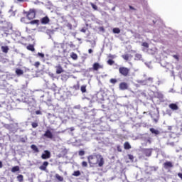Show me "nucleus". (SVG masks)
Wrapping results in <instances>:
<instances>
[{
    "label": "nucleus",
    "instance_id": "27",
    "mask_svg": "<svg viewBox=\"0 0 182 182\" xmlns=\"http://www.w3.org/2000/svg\"><path fill=\"white\" fill-rule=\"evenodd\" d=\"M3 31L5 33V35H9V28L3 27Z\"/></svg>",
    "mask_w": 182,
    "mask_h": 182
},
{
    "label": "nucleus",
    "instance_id": "33",
    "mask_svg": "<svg viewBox=\"0 0 182 182\" xmlns=\"http://www.w3.org/2000/svg\"><path fill=\"white\" fill-rule=\"evenodd\" d=\"M113 32H114V33H120V28H113Z\"/></svg>",
    "mask_w": 182,
    "mask_h": 182
},
{
    "label": "nucleus",
    "instance_id": "46",
    "mask_svg": "<svg viewBox=\"0 0 182 182\" xmlns=\"http://www.w3.org/2000/svg\"><path fill=\"white\" fill-rule=\"evenodd\" d=\"M129 9H132V11H136V9L132 6H129Z\"/></svg>",
    "mask_w": 182,
    "mask_h": 182
},
{
    "label": "nucleus",
    "instance_id": "44",
    "mask_svg": "<svg viewBox=\"0 0 182 182\" xmlns=\"http://www.w3.org/2000/svg\"><path fill=\"white\" fill-rule=\"evenodd\" d=\"M69 46H70V48H76V46H75V44H73V42H70V43Z\"/></svg>",
    "mask_w": 182,
    "mask_h": 182
},
{
    "label": "nucleus",
    "instance_id": "25",
    "mask_svg": "<svg viewBox=\"0 0 182 182\" xmlns=\"http://www.w3.org/2000/svg\"><path fill=\"white\" fill-rule=\"evenodd\" d=\"M70 57L72 58V59H73L74 60H76V59H77V54L75 53H72L70 55Z\"/></svg>",
    "mask_w": 182,
    "mask_h": 182
},
{
    "label": "nucleus",
    "instance_id": "40",
    "mask_svg": "<svg viewBox=\"0 0 182 182\" xmlns=\"http://www.w3.org/2000/svg\"><path fill=\"white\" fill-rule=\"evenodd\" d=\"M145 82L147 83V82H151V83H153V77H149L145 80Z\"/></svg>",
    "mask_w": 182,
    "mask_h": 182
},
{
    "label": "nucleus",
    "instance_id": "8",
    "mask_svg": "<svg viewBox=\"0 0 182 182\" xmlns=\"http://www.w3.org/2000/svg\"><path fill=\"white\" fill-rule=\"evenodd\" d=\"M48 166H49V162L46 161L39 166V169L41 170V171H46Z\"/></svg>",
    "mask_w": 182,
    "mask_h": 182
},
{
    "label": "nucleus",
    "instance_id": "16",
    "mask_svg": "<svg viewBox=\"0 0 182 182\" xmlns=\"http://www.w3.org/2000/svg\"><path fill=\"white\" fill-rule=\"evenodd\" d=\"M124 149L125 150H130V149H132V145H130V144L129 142L126 141L124 144Z\"/></svg>",
    "mask_w": 182,
    "mask_h": 182
},
{
    "label": "nucleus",
    "instance_id": "50",
    "mask_svg": "<svg viewBox=\"0 0 182 182\" xmlns=\"http://www.w3.org/2000/svg\"><path fill=\"white\" fill-rule=\"evenodd\" d=\"M36 113L37 114H41V111L38 110V111L36 112Z\"/></svg>",
    "mask_w": 182,
    "mask_h": 182
},
{
    "label": "nucleus",
    "instance_id": "23",
    "mask_svg": "<svg viewBox=\"0 0 182 182\" xmlns=\"http://www.w3.org/2000/svg\"><path fill=\"white\" fill-rule=\"evenodd\" d=\"M12 173H16V171H19V166H16L11 168Z\"/></svg>",
    "mask_w": 182,
    "mask_h": 182
},
{
    "label": "nucleus",
    "instance_id": "56",
    "mask_svg": "<svg viewBox=\"0 0 182 182\" xmlns=\"http://www.w3.org/2000/svg\"><path fill=\"white\" fill-rule=\"evenodd\" d=\"M68 26L70 28V29H72V26H71V24H68Z\"/></svg>",
    "mask_w": 182,
    "mask_h": 182
},
{
    "label": "nucleus",
    "instance_id": "26",
    "mask_svg": "<svg viewBox=\"0 0 182 182\" xmlns=\"http://www.w3.org/2000/svg\"><path fill=\"white\" fill-rule=\"evenodd\" d=\"M141 54H136L135 55V60H141Z\"/></svg>",
    "mask_w": 182,
    "mask_h": 182
},
{
    "label": "nucleus",
    "instance_id": "52",
    "mask_svg": "<svg viewBox=\"0 0 182 182\" xmlns=\"http://www.w3.org/2000/svg\"><path fill=\"white\" fill-rule=\"evenodd\" d=\"M173 58H175V59H178V57L177 55H173Z\"/></svg>",
    "mask_w": 182,
    "mask_h": 182
},
{
    "label": "nucleus",
    "instance_id": "45",
    "mask_svg": "<svg viewBox=\"0 0 182 182\" xmlns=\"http://www.w3.org/2000/svg\"><path fill=\"white\" fill-rule=\"evenodd\" d=\"M178 177L182 181V173H178Z\"/></svg>",
    "mask_w": 182,
    "mask_h": 182
},
{
    "label": "nucleus",
    "instance_id": "15",
    "mask_svg": "<svg viewBox=\"0 0 182 182\" xmlns=\"http://www.w3.org/2000/svg\"><path fill=\"white\" fill-rule=\"evenodd\" d=\"M31 149L33 151H34V153H39V149L38 148V146H36V145L32 144L31 146Z\"/></svg>",
    "mask_w": 182,
    "mask_h": 182
},
{
    "label": "nucleus",
    "instance_id": "49",
    "mask_svg": "<svg viewBox=\"0 0 182 182\" xmlns=\"http://www.w3.org/2000/svg\"><path fill=\"white\" fill-rule=\"evenodd\" d=\"M3 165H2V161H0V168H2Z\"/></svg>",
    "mask_w": 182,
    "mask_h": 182
},
{
    "label": "nucleus",
    "instance_id": "11",
    "mask_svg": "<svg viewBox=\"0 0 182 182\" xmlns=\"http://www.w3.org/2000/svg\"><path fill=\"white\" fill-rule=\"evenodd\" d=\"M44 137H47V139H53V134H52V132L48 129L46 131L45 134H44Z\"/></svg>",
    "mask_w": 182,
    "mask_h": 182
},
{
    "label": "nucleus",
    "instance_id": "53",
    "mask_svg": "<svg viewBox=\"0 0 182 182\" xmlns=\"http://www.w3.org/2000/svg\"><path fill=\"white\" fill-rule=\"evenodd\" d=\"M18 2H23L25 0H17Z\"/></svg>",
    "mask_w": 182,
    "mask_h": 182
},
{
    "label": "nucleus",
    "instance_id": "55",
    "mask_svg": "<svg viewBox=\"0 0 182 182\" xmlns=\"http://www.w3.org/2000/svg\"><path fill=\"white\" fill-rule=\"evenodd\" d=\"M147 141H148V143H149V144L151 143V140H150V139H148Z\"/></svg>",
    "mask_w": 182,
    "mask_h": 182
},
{
    "label": "nucleus",
    "instance_id": "1",
    "mask_svg": "<svg viewBox=\"0 0 182 182\" xmlns=\"http://www.w3.org/2000/svg\"><path fill=\"white\" fill-rule=\"evenodd\" d=\"M88 163L91 166L98 164V167H103L105 159L101 154H93L87 156Z\"/></svg>",
    "mask_w": 182,
    "mask_h": 182
},
{
    "label": "nucleus",
    "instance_id": "21",
    "mask_svg": "<svg viewBox=\"0 0 182 182\" xmlns=\"http://www.w3.org/2000/svg\"><path fill=\"white\" fill-rule=\"evenodd\" d=\"M55 177L58 181H63V176H60L59 174L56 173Z\"/></svg>",
    "mask_w": 182,
    "mask_h": 182
},
{
    "label": "nucleus",
    "instance_id": "7",
    "mask_svg": "<svg viewBox=\"0 0 182 182\" xmlns=\"http://www.w3.org/2000/svg\"><path fill=\"white\" fill-rule=\"evenodd\" d=\"M129 89V84L127 82H120L119 83V90H127Z\"/></svg>",
    "mask_w": 182,
    "mask_h": 182
},
{
    "label": "nucleus",
    "instance_id": "28",
    "mask_svg": "<svg viewBox=\"0 0 182 182\" xmlns=\"http://www.w3.org/2000/svg\"><path fill=\"white\" fill-rule=\"evenodd\" d=\"M73 176H75V177H79V176H80V171H74Z\"/></svg>",
    "mask_w": 182,
    "mask_h": 182
},
{
    "label": "nucleus",
    "instance_id": "18",
    "mask_svg": "<svg viewBox=\"0 0 182 182\" xmlns=\"http://www.w3.org/2000/svg\"><path fill=\"white\" fill-rule=\"evenodd\" d=\"M1 50L4 53H7L9 50V47H8L7 46H1Z\"/></svg>",
    "mask_w": 182,
    "mask_h": 182
},
{
    "label": "nucleus",
    "instance_id": "37",
    "mask_svg": "<svg viewBox=\"0 0 182 182\" xmlns=\"http://www.w3.org/2000/svg\"><path fill=\"white\" fill-rule=\"evenodd\" d=\"M81 92L82 93H86V86L85 85L81 86Z\"/></svg>",
    "mask_w": 182,
    "mask_h": 182
},
{
    "label": "nucleus",
    "instance_id": "58",
    "mask_svg": "<svg viewBox=\"0 0 182 182\" xmlns=\"http://www.w3.org/2000/svg\"><path fill=\"white\" fill-rule=\"evenodd\" d=\"M77 41H82V39H81V38H77Z\"/></svg>",
    "mask_w": 182,
    "mask_h": 182
},
{
    "label": "nucleus",
    "instance_id": "41",
    "mask_svg": "<svg viewBox=\"0 0 182 182\" xmlns=\"http://www.w3.org/2000/svg\"><path fill=\"white\" fill-rule=\"evenodd\" d=\"M117 151H119V153H122V146H120V145H118L117 146Z\"/></svg>",
    "mask_w": 182,
    "mask_h": 182
},
{
    "label": "nucleus",
    "instance_id": "32",
    "mask_svg": "<svg viewBox=\"0 0 182 182\" xmlns=\"http://www.w3.org/2000/svg\"><path fill=\"white\" fill-rule=\"evenodd\" d=\"M33 66H35V68L36 69H38L39 68V66H41V62L37 61V62L34 63Z\"/></svg>",
    "mask_w": 182,
    "mask_h": 182
},
{
    "label": "nucleus",
    "instance_id": "5",
    "mask_svg": "<svg viewBox=\"0 0 182 182\" xmlns=\"http://www.w3.org/2000/svg\"><path fill=\"white\" fill-rule=\"evenodd\" d=\"M163 166L165 170H169V168H173V167H174V165H173L171 161H166L164 163Z\"/></svg>",
    "mask_w": 182,
    "mask_h": 182
},
{
    "label": "nucleus",
    "instance_id": "34",
    "mask_svg": "<svg viewBox=\"0 0 182 182\" xmlns=\"http://www.w3.org/2000/svg\"><path fill=\"white\" fill-rule=\"evenodd\" d=\"M37 56H39V58H41L42 59H43L45 58V54L43 53H38Z\"/></svg>",
    "mask_w": 182,
    "mask_h": 182
},
{
    "label": "nucleus",
    "instance_id": "9",
    "mask_svg": "<svg viewBox=\"0 0 182 182\" xmlns=\"http://www.w3.org/2000/svg\"><path fill=\"white\" fill-rule=\"evenodd\" d=\"M55 68L56 69L57 75H60V73H63V72H65V70H63V68H62V65L60 64H58V65H56Z\"/></svg>",
    "mask_w": 182,
    "mask_h": 182
},
{
    "label": "nucleus",
    "instance_id": "39",
    "mask_svg": "<svg viewBox=\"0 0 182 182\" xmlns=\"http://www.w3.org/2000/svg\"><path fill=\"white\" fill-rule=\"evenodd\" d=\"M91 6L95 9V11H97V6H96L95 4L91 3Z\"/></svg>",
    "mask_w": 182,
    "mask_h": 182
},
{
    "label": "nucleus",
    "instance_id": "54",
    "mask_svg": "<svg viewBox=\"0 0 182 182\" xmlns=\"http://www.w3.org/2000/svg\"><path fill=\"white\" fill-rule=\"evenodd\" d=\"M63 52H64V53H66V52H68V50L64 49V50H63Z\"/></svg>",
    "mask_w": 182,
    "mask_h": 182
},
{
    "label": "nucleus",
    "instance_id": "35",
    "mask_svg": "<svg viewBox=\"0 0 182 182\" xmlns=\"http://www.w3.org/2000/svg\"><path fill=\"white\" fill-rule=\"evenodd\" d=\"M31 126L33 129H36L38 126V122H32Z\"/></svg>",
    "mask_w": 182,
    "mask_h": 182
},
{
    "label": "nucleus",
    "instance_id": "17",
    "mask_svg": "<svg viewBox=\"0 0 182 182\" xmlns=\"http://www.w3.org/2000/svg\"><path fill=\"white\" fill-rule=\"evenodd\" d=\"M16 74L17 75V76H22V75H23V70H22L21 69L17 68L16 70Z\"/></svg>",
    "mask_w": 182,
    "mask_h": 182
},
{
    "label": "nucleus",
    "instance_id": "24",
    "mask_svg": "<svg viewBox=\"0 0 182 182\" xmlns=\"http://www.w3.org/2000/svg\"><path fill=\"white\" fill-rule=\"evenodd\" d=\"M107 65H109V66H113L114 65V60L109 59L107 61Z\"/></svg>",
    "mask_w": 182,
    "mask_h": 182
},
{
    "label": "nucleus",
    "instance_id": "60",
    "mask_svg": "<svg viewBox=\"0 0 182 182\" xmlns=\"http://www.w3.org/2000/svg\"><path fill=\"white\" fill-rule=\"evenodd\" d=\"M171 129V127H169V130Z\"/></svg>",
    "mask_w": 182,
    "mask_h": 182
},
{
    "label": "nucleus",
    "instance_id": "51",
    "mask_svg": "<svg viewBox=\"0 0 182 182\" xmlns=\"http://www.w3.org/2000/svg\"><path fill=\"white\" fill-rule=\"evenodd\" d=\"M81 32H83V33H85V32H86V30H85V28H82V29L81 30Z\"/></svg>",
    "mask_w": 182,
    "mask_h": 182
},
{
    "label": "nucleus",
    "instance_id": "48",
    "mask_svg": "<svg viewBox=\"0 0 182 182\" xmlns=\"http://www.w3.org/2000/svg\"><path fill=\"white\" fill-rule=\"evenodd\" d=\"M88 53H93V50L89 49V50H88Z\"/></svg>",
    "mask_w": 182,
    "mask_h": 182
},
{
    "label": "nucleus",
    "instance_id": "47",
    "mask_svg": "<svg viewBox=\"0 0 182 182\" xmlns=\"http://www.w3.org/2000/svg\"><path fill=\"white\" fill-rule=\"evenodd\" d=\"M74 89H76V90H77V89H79V85H74Z\"/></svg>",
    "mask_w": 182,
    "mask_h": 182
},
{
    "label": "nucleus",
    "instance_id": "30",
    "mask_svg": "<svg viewBox=\"0 0 182 182\" xmlns=\"http://www.w3.org/2000/svg\"><path fill=\"white\" fill-rule=\"evenodd\" d=\"M110 83H112V85H116V83H117V80L115 78H111L109 80Z\"/></svg>",
    "mask_w": 182,
    "mask_h": 182
},
{
    "label": "nucleus",
    "instance_id": "4",
    "mask_svg": "<svg viewBox=\"0 0 182 182\" xmlns=\"http://www.w3.org/2000/svg\"><path fill=\"white\" fill-rule=\"evenodd\" d=\"M142 152L146 157H150V156H151V153H153V149L151 148L144 149H142Z\"/></svg>",
    "mask_w": 182,
    "mask_h": 182
},
{
    "label": "nucleus",
    "instance_id": "57",
    "mask_svg": "<svg viewBox=\"0 0 182 182\" xmlns=\"http://www.w3.org/2000/svg\"><path fill=\"white\" fill-rule=\"evenodd\" d=\"M109 58H114V57H113V55H109Z\"/></svg>",
    "mask_w": 182,
    "mask_h": 182
},
{
    "label": "nucleus",
    "instance_id": "14",
    "mask_svg": "<svg viewBox=\"0 0 182 182\" xmlns=\"http://www.w3.org/2000/svg\"><path fill=\"white\" fill-rule=\"evenodd\" d=\"M168 107L171 110H178V105H177V104L171 103L169 105Z\"/></svg>",
    "mask_w": 182,
    "mask_h": 182
},
{
    "label": "nucleus",
    "instance_id": "3",
    "mask_svg": "<svg viewBox=\"0 0 182 182\" xmlns=\"http://www.w3.org/2000/svg\"><path fill=\"white\" fill-rule=\"evenodd\" d=\"M119 72L122 76H124V77H127L130 75V69L127 68L126 67H120L119 68Z\"/></svg>",
    "mask_w": 182,
    "mask_h": 182
},
{
    "label": "nucleus",
    "instance_id": "20",
    "mask_svg": "<svg viewBox=\"0 0 182 182\" xmlns=\"http://www.w3.org/2000/svg\"><path fill=\"white\" fill-rule=\"evenodd\" d=\"M28 23H30L31 25H38L39 20H32L31 21H28Z\"/></svg>",
    "mask_w": 182,
    "mask_h": 182
},
{
    "label": "nucleus",
    "instance_id": "6",
    "mask_svg": "<svg viewBox=\"0 0 182 182\" xmlns=\"http://www.w3.org/2000/svg\"><path fill=\"white\" fill-rule=\"evenodd\" d=\"M50 157V151L48 150H45L44 153L41 155V159L43 160H48Z\"/></svg>",
    "mask_w": 182,
    "mask_h": 182
},
{
    "label": "nucleus",
    "instance_id": "59",
    "mask_svg": "<svg viewBox=\"0 0 182 182\" xmlns=\"http://www.w3.org/2000/svg\"><path fill=\"white\" fill-rule=\"evenodd\" d=\"M154 122H156V123H157V119H154Z\"/></svg>",
    "mask_w": 182,
    "mask_h": 182
},
{
    "label": "nucleus",
    "instance_id": "31",
    "mask_svg": "<svg viewBox=\"0 0 182 182\" xmlns=\"http://www.w3.org/2000/svg\"><path fill=\"white\" fill-rule=\"evenodd\" d=\"M17 179L19 182L23 181V175H18L17 176Z\"/></svg>",
    "mask_w": 182,
    "mask_h": 182
},
{
    "label": "nucleus",
    "instance_id": "13",
    "mask_svg": "<svg viewBox=\"0 0 182 182\" xmlns=\"http://www.w3.org/2000/svg\"><path fill=\"white\" fill-rule=\"evenodd\" d=\"M149 132H151V133L152 134H154L155 136H159V134H160V131H159V129H156L154 128H150Z\"/></svg>",
    "mask_w": 182,
    "mask_h": 182
},
{
    "label": "nucleus",
    "instance_id": "10",
    "mask_svg": "<svg viewBox=\"0 0 182 182\" xmlns=\"http://www.w3.org/2000/svg\"><path fill=\"white\" fill-rule=\"evenodd\" d=\"M93 70H99V69H103V65L99 64V63H95L92 65Z\"/></svg>",
    "mask_w": 182,
    "mask_h": 182
},
{
    "label": "nucleus",
    "instance_id": "38",
    "mask_svg": "<svg viewBox=\"0 0 182 182\" xmlns=\"http://www.w3.org/2000/svg\"><path fill=\"white\" fill-rule=\"evenodd\" d=\"M128 159L133 161L134 160V156H133L132 154H128Z\"/></svg>",
    "mask_w": 182,
    "mask_h": 182
},
{
    "label": "nucleus",
    "instance_id": "29",
    "mask_svg": "<svg viewBox=\"0 0 182 182\" xmlns=\"http://www.w3.org/2000/svg\"><path fill=\"white\" fill-rule=\"evenodd\" d=\"M122 58H124V60H126L127 62V60H129V54H124L122 55Z\"/></svg>",
    "mask_w": 182,
    "mask_h": 182
},
{
    "label": "nucleus",
    "instance_id": "19",
    "mask_svg": "<svg viewBox=\"0 0 182 182\" xmlns=\"http://www.w3.org/2000/svg\"><path fill=\"white\" fill-rule=\"evenodd\" d=\"M26 49H28V50H31V52H35V47L33 46V45H28L26 47Z\"/></svg>",
    "mask_w": 182,
    "mask_h": 182
},
{
    "label": "nucleus",
    "instance_id": "43",
    "mask_svg": "<svg viewBox=\"0 0 182 182\" xmlns=\"http://www.w3.org/2000/svg\"><path fill=\"white\" fill-rule=\"evenodd\" d=\"M82 167H87V162L82 161Z\"/></svg>",
    "mask_w": 182,
    "mask_h": 182
},
{
    "label": "nucleus",
    "instance_id": "2",
    "mask_svg": "<svg viewBox=\"0 0 182 182\" xmlns=\"http://www.w3.org/2000/svg\"><path fill=\"white\" fill-rule=\"evenodd\" d=\"M23 15H26L28 21H32L36 17V9H31L28 11H23Z\"/></svg>",
    "mask_w": 182,
    "mask_h": 182
},
{
    "label": "nucleus",
    "instance_id": "22",
    "mask_svg": "<svg viewBox=\"0 0 182 182\" xmlns=\"http://www.w3.org/2000/svg\"><path fill=\"white\" fill-rule=\"evenodd\" d=\"M21 21L23 23L29 24V21H28V17H23L21 18Z\"/></svg>",
    "mask_w": 182,
    "mask_h": 182
},
{
    "label": "nucleus",
    "instance_id": "42",
    "mask_svg": "<svg viewBox=\"0 0 182 182\" xmlns=\"http://www.w3.org/2000/svg\"><path fill=\"white\" fill-rule=\"evenodd\" d=\"M78 154L79 156H85V151H79Z\"/></svg>",
    "mask_w": 182,
    "mask_h": 182
},
{
    "label": "nucleus",
    "instance_id": "36",
    "mask_svg": "<svg viewBox=\"0 0 182 182\" xmlns=\"http://www.w3.org/2000/svg\"><path fill=\"white\" fill-rule=\"evenodd\" d=\"M141 46H144V48H149V43L144 42V43H142Z\"/></svg>",
    "mask_w": 182,
    "mask_h": 182
},
{
    "label": "nucleus",
    "instance_id": "12",
    "mask_svg": "<svg viewBox=\"0 0 182 182\" xmlns=\"http://www.w3.org/2000/svg\"><path fill=\"white\" fill-rule=\"evenodd\" d=\"M49 22H50V19L47 16L41 18V23L43 25H48Z\"/></svg>",
    "mask_w": 182,
    "mask_h": 182
}]
</instances>
